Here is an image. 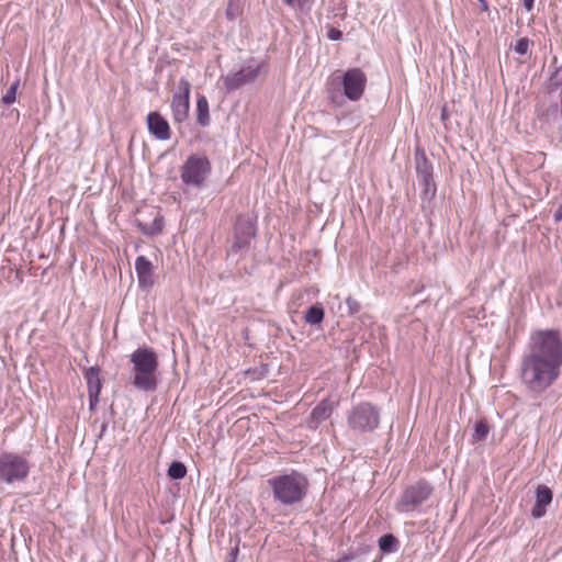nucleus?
I'll return each instance as SVG.
<instances>
[{
    "instance_id": "18",
    "label": "nucleus",
    "mask_w": 562,
    "mask_h": 562,
    "mask_svg": "<svg viewBox=\"0 0 562 562\" xmlns=\"http://www.w3.org/2000/svg\"><path fill=\"white\" fill-rule=\"evenodd\" d=\"M196 121L201 126L210 123L209 102L204 95H200L196 101Z\"/></svg>"
},
{
    "instance_id": "28",
    "label": "nucleus",
    "mask_w": 562,
    "mask_h": 562,
    "mask_svg": "<svg viewBox=\"0 0 562 562\" xmlns=\"http://www.w3.org/2000/svg\"><path fill=\"white\" fill-rule=\"evenodd\" d=\"M346 305H347L350 314H356L361 308L360 303L356 299H353L351 296L346 299Z\"/></svg>"
},
{
    "instance_id": "32",
    "label": "nucleus",
    "mask_w": 562,
    "mask_h": 562,
    "mask_svg": "<svg viewBox=\"0 0 562 562\" xmlns=\"http://www.w3.org/2000/svg\"><path fill=\"white\" fill-rule=\"evenodd\" d=\"M554 220L555 221H561L562 220V206L559 207V210H557V212L554 213Z\"/></svg>"
},
{
    "instance_id": "27",
    "label": "nucleus",
    "mask_w": 562,
    "mask_h": 562,
    "mask_svg": "<svg viewBox=\"0 0 562 562\" xmlns=\"http://www.w3.org/2000/svg\"><path fill=\"white\" fill-rule=\"evenodd\" d=\"M550 85L552 88L557 89L562 86V66L558 68L554 74L550 78Z\"/></svg>"
},
{
    "instance_id": "3",
    "label": "nucleus",
    "mask_w": 562,
    "mask_h": 562,
    "mask_svg": "<svg viewBox=\"0 0 562 562\" xmlns=\"http://www.w3.org/2000/svg\"><path fill=\"white\" fill-rule=\"evenodd\" d=\"M130 360L133 364L132 384L144 392L155 391L157 387L158 358L150 348L142 347L136 349Z\"/></svg>"
},
{
    "instance_id": "4",
    "label": "nucleus",
    "mask_w": 562,
    "mask_h": 562,
    "mask_svg": "<svg viewBox=\"0 0 562 562\" xmlns=\"http://www.w3.org/2000/svg\"><path fill=\"white\" fill-rule=\"evenodd\" d=\"M380 408L369 402H361L347 412V425L356 434L374 431L380 425Z\"/></svg>"
},
{
    "instance_id": "10",
    "label": "nucleus",
    "mask_w": 562,
    "mask_h": 562,
    "mask_svg": "<svg viewBox=\"0 0 562 562\" xmlns=\"http://www.w3.org/2000/svg\"><path fill=\"white\" fill-rule=\"evenodd\" d=\"M255 237V224L249 216H238L235 224L234 243L232 251L237 252L249 247L251 239Z\"/></svg>"
},
{
    "instance_id": "7",
    "label": "nucleus",
    "mask_w": 562,
    "mask_h": 562,
    "mask_svg": "<svg viewBox=\"0 0 562 562\" xmlns=\"http://www.w3.org/2000/svg\"><path fill=\"white\" fill-rule=\"evenodd\" d=\"M211 172V164L209 159L200 155H191L187 158L181 167V180L190 187L200 188L209 173Z\"/></svg>"
},
{
    "instance_id": "9",
    "label": "nucleus",
    "mask_w": 562,
    "mask_h": 562,
    "mask_svg": "<svg viewBox=\"0 0 562 562\" xmlns=\"http://www.w3.org/2000/svg\"><path fill=\"white\" fill-rule=\"evenodd\" d=\"M366 83L367 77L359 68L349 69L342 76L344 93L351 101L362 97Z\"/></svg>"
},
{
    "instance_id": "30",
    "label": "nucleus",
    "mask_w": 562,
    "mask_h": 562,
    "mask_svg": "<svg viewBox=\"0 0 562 562\" xmlns=\"http://www.w3.org/2000/svg\"><path fill=\"white\" fill-rule=\"evenodd\" d=\"M314 0H295L296 8L301 12H310Z\"/></svg>"
},
{
    "instance_id": "24",
    "label": "nucleus",
    "mask_w": 562,
    "mask_h": 562,
    "mask_svg": "<svg viewBox=\"0 0 562 562\" xmlns=\"http://www.w3.org/2000/svg\"><path fill=\"white\" fill-rule=\"evenodd\" d=\"M530 41L526 37L518 40L515 45V52L519 55H526L529 52Z\"/></svg>"
},
{
    "instance_id": "5",
    "label": "nucleus",
    "mask_w": 562,
    "mask_h": 562,
    "mask_svg": "<svg viewBox=\"0 0 562 562\" xmlns=\"http://www.w3.org/2000/svg\"><path fill=\"white\" fill-rule=\"evenodd\" d=\"M30 473L29 461L16 453L4 452L0 456V482L13 484L24 481Z\"/></svg>"
},
{
    "instance_id": "8",
    "label": "nucleus",
    "mask_w": 562,
    "mask_h": 562,
    "mask_svg": "<svg viewBox=\"0 0 562 562\" xmlns=\"http://www.w3.org/2000/svg\"><path fill=\"white\" fill-rule=\"evenodd\" d=\"M266 65L254 58L248 59L244 66L237 70L228 72L224 78V86L227 90H236L245 85L254 82L262 72Z\"/></svg>"
},
{
    "instance_id": "25",
    "label": "nucleus",
    "mask_w": 562,
    "mask_h": 562,
    "mask_svg": "<svg viewBox=\"0 0 562 562\" xmlns=\"http://www.w3.org/2000/svg\"><path fill=\"white\" fill-rule=\"evenodd\" d=\"M162 231V220L155 218L150 228H143V232L148 235H155Z\"/></svg>"
},
{
    "instance_id": "23",
    "label": "nucleus",
    "mask_w": 562,
    "mask_h": 562,
    "mask_svg": "<svg viewBox=\"0 0 562 562\" xmlns=\"http://www.w3.org/2000/svg\"><path fill=\"white\" fill-rule=\"evenodd\" d=\"M18 87H19V80L14 81L10 86V88L5 91V93L2 95L1 101L3 104L10 105V104L14 103L15 98H16Z\"/></svg>"
},
{
    "instance_id": "21",
    "label": "nucleus",
    "mask_w": 562,
    "mask_h": 562,
    "mask_svg": "<svg viewBox=\"0 0 562 562\" xmlns=\"http://www.w3.org/2000/svg\"><path fill=\"white\" fill-rule=\"evenodd\" d=\"M187 475V468L180 461H173L168 468V476L172 480H181Z\"/></svg>"
},
{
    "instance_id": "2",
    "label": "nucleus",
    "mask_w": 562,
    "mask_h": 562,
    "mask_svg": "<svg viewBox=\"0 0 562 562\" xmlns=\"http://www.w3.org/2000/svg\"><path fill=\"white\" fill-rule=\"evenodd\" d=\"M267 483L272 490L274 502L284 506L300 503L308 488L307 479L297 471L273 476Z\"/></svg>"
},
{
    "instance_id": "20",
    "label": "nucleus",
    "mask_w": 562,
    "mask_h": 562,
    "mask_svg": "<svg viewBox=\"0 0 562 562\" xmlns=\"http://www.w3.org/2000/svg\"><path fill=\"white\" fill-rule=\"evenodd\" d=\"M397 547L398 541L392 533H386L379 539V548L383 553L395 552Z\"/></svg>"
},
{
    "instance_id": "13",
    "label": "nucleus",
    "mask_w": 562,
    "mask_h": 562,
    "mask_svg": "<svg viewBox=\"0 0 562 562\" xmlns=\"http://www.w3.org/2000/svg\"><path fill=\"white\" fill-rule=\"evenodd\" d=\"M135 270L138 279V285L142 289L149 290L155 283L154 267L150 260L139 256L135 261Z\"/></svg>"
},
{
    "instance_id": "15",
    "label": "nucleus",
    "mask_w": 562,
    "mask_h": 562,
    "mask_svg": "<svg viewBox=\"0 0 562 562\" xmlns=\"http://www.w3.org/2000/svg\"><path fill=\"white\" fill-rule=\"evenodd\" d=\"M552 491L548 486L538 485L536 490V503L531 509V516L536 519L543 517L547 513V507L552 502Z\"/></svg>"
},
{
    "instance_id": "33",
    "label": "nucleus",
    "mask_w": 562,
    "mask_h": 562,
    "mask_svg": "<svg viewBox=\"0 0 562 562\" xmlns=\"http://www.w3.org/2000/svg\"><path fill=\"white\" fill-rule=\"evenodd\" d=\"M480 4H481V9L483 11H487L488 10V4H487V1L486 0H479Z\"/></svg>"
},
{
    "instance_id": "22",
    "label": "nucleus",
    "mask_w": 562,
    "mask_h": 562,
    "mask_svg": "<svg viewBox=\"0 0 562 562\" xmlns=\"http://www.w3.org/2000/svg\"><path fill=\"white\" fill-rule=\"evenodd\" d=\"M488 434V426L484 420H480L476 423L474 432H473V440L474 441H483L486 439Z\"/></svg>"
},
{
    "instance_id": "17",
    "label": "nucleus",
    "mask_w": 562,
    "mask_h": 562,
    "mask_svg": "<svg viewBox=\"0 0 562 562\" xmlns=\"http://www.w3.org/2000/svg\"><path fill=\"white\" fill-rule=\"evenodd\" d=\"M333 413V405L328 401H322L311 413L307 425L311 429H316L318 425L328 419Z\"/></svg>"
},
{
    "instance_id": "11",
    "label": "nucleus",
    "mask_w": 562,
    "mask_h": 562,
    "mask_svg": "<svg viewBox=\"0 0 562 562\" xmlns=\"http://www.w3.org/2000/svg\"><path fill=\"white\" fill-rule=\"evenodd\" d=\"M179 88L182 91L181 93H176L172 97L171 110L173 120L177 123H182L189 113V94H190V83L186 79H181L179 81Z\"/></svg>"
},
{
    "instance_id": "12",
    "label": "nucleus",
    "mask_w": 562,
    "mask_h": 562,
    "mask_svg": "<svg viewBox=\"0 0 562 562\" xmlns=\"http://www.w3.org/2000/svg\"><path fill=\"white\" fill-rule=\"evenodd\" d=\"M416 172L419 181L424 186L425 195L434 196L436 193V184L432 177V165L423 154L416 157Z\"/></svg>"
},
{
    "instance_id": "31",
    "label": "nucleus",
    "mask_w": 562,
    "mask_h": 562,
    "mask_svg": "<svg viewBox=\"0 0 562 562\" xmlns=\"http://www.w3.org/2000/svg\"><path fill=\"white\" fill-rule=\"evenodd\" d=\"M524 1V7L530 11L532 8H533V1L535 0H522Z\"/></svg>"
},
{
    "instance_id": "19",
    "label": "nucleus",
    "mask_w": 562,
    "mask_h": 562,
    "mask_svg": "<svg viewBox=\"0 0 562 562\" xmlns=\"http://www.w3.org/2000/svg\"><path fill=\"white\" fill-rule=\"evenodd\" d=\"M324 316H325L324 308L322 307L321 304H316V305L311 306L306 311L304 319L308 325H318L323 322Z\"/></svg>"
},
{
    "instance_id": "1",
    "label": "nucleus",
    "mask_w": 562,
    "mask_h": 562,
    "mask_svg": "<svg viewBox=\"0 0 562 562\" xmlns=\"http://www.w3.org/2000/svg\"><path fill=\"white\" fill-rule=\"evenodd\" d=\"M562 337L559 330L540 329L531 333L528 350L521 358L520 379L526 390L539 395L560 376Z\"/></svg>"
},
{
    "instance_id": "6",
    "label": "nucleus",
    "mask_w": 562,
    "mask_h": 562,
    "mask_svg": "<svg viewBox=\"0 0 562 562\" xmlns=\"http://www.w3.org/2000/svg\"><path fill=\"white\" fill-rule=\"evenodd\" d=\"M434 487L425 480H419L408 485L396 502V509L400 513H408L416 509L426 502L432 494Z\"/></svg>"
},
{
    "instance_id": "29",
    "label": "nucleus",
    "mask_w": 562,
    "mask_h": 562,
    "mask_svg": "<svg viewBox=\"0 0 562 562\" xmlns=\"http://www.w3.org/2000/svg\"><path fill=\"white\" fill-rule=\"evenodd\" d=\"M342 37L341 31L330 25L327 26V38L330 41H339Z\"/></svg>"
},
{
    "instance_id": "14",
    "label": "nucleus",
    "mask_w": 562,
    "mask_h": 562,
    "mask_svg": "<svg viewBox=\"0 0 562 562\" xmlns=\"http://www.w3.org/2000/svg\"><path fill=\"white\" fill-rule=\"evenodd\" d=\"M148 131L159 140L170 138V127L168 122L158 112H150L147 115Z\"/></svg>"
},
{
    "instance_id": "16",
    "label": "nucleus",
    "mask_w": 562,
    "mask_h": 562,
    "mask_svg": "<svg viewBox=\"0 0 562 562\" xmlns=\"http://www.w3.org/2000/svg\"><path fill=\"white\" fill-rule=\"evenodd\" d=\"M85 378L87 380L90 404L92 406L94 402H98V397L102 389L100 369L98 367L87 369Z\"/></svg>"
},
{
    "instance_id": "34",
    "label": "nucleus",
    "mask_w": 562,
    "mask_h": 562,
    "mask_svg": "<svg viewBox=\"0 0 562 562\" xmlns=\"http://www.w3.org/2000/svg\"><path fill=\"white\" fill-rule=\"evenodd\" d=\"M284 2H285L288 5H291V7H295V5H296L295 0H284Z\"/></svg>"
},
{
    "instance_id": "26",
    "label": "nucleus",
    "mask_w": 562,
    "mask_h": 562,
    "mask_svg": "<svg viewBox=\"0 0 562 562\" xmlns=\"http://www.w3.org/2000/svg\"><path fill=\"white\" fill-rule=\"evenodd\" d=\"M240 13L238 4H236L233 0L229 1L226 10V15L229 20L236 19Z\"/></svg>"
}]
</instances>
